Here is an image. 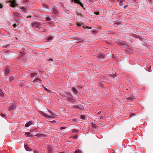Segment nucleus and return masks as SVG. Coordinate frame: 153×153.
I'll use <instances>...</instances> for the list:
<instances>
[{"label": "nucleus", "instance_id": "b1692460", "mask_svg": "<svg viewBox=\"0 0 153 153\" xmlns=\"http://www.w3.org/2000/svg\"><path fill=\"white\" fill-rule=\"evenodd\" d=\"M3 7L2 5L0 4V8H2Z\"/></svg>", "mask_w": 153, "mask_h": 153}, {"label": "nucleus", "instance_id": "bb28decb", "mask_svg": "<svg viewBox=\"0 0 153 153\" xmlns=\"http://www.w3.org/2000/svg\"><path fill=\"white\" fill-rule=\"evenodd\" d=\"M99 14V12H97L96 13V15H98Z\"/></svg>", "mask_w": 153, "mask_h": 153}, {"label": "nucleus", "instance_id": "4be33fe9", "mask_svg": "<svg viewBox=\"0 0 153 153\" xmlns=\"http://www.w3.org/2000/svg\"><path fill=\"white\" fill-rule=\"evenodd\" d=\"M73 120L75 122H76L77 121V120L76 119H73Z\"/></svg>", "mask_w": 153, "mask_h": 153}, {"label": "nucleus", "instance_id": "5701e85b", "mask_svg": "<svg viewBox=\"0 0 153 153\" xmlns=\"http://www.w3.org/2000/svg\"><path fill=\"white\" fill-rule=\"evenodd\" d=\"M1 115L2 117H4L5 116L4 114H2V113L1 114Z\"/></svg>", "mask_w": 153, "mask_h": 153}, {"label": "nucleus", "instance_id": "393cba45", "mask_svg": "<svg viewBox=\"0 0 153 153\" xmlns=\"http://www.w3.org/2000/svg\"><path fill=\"white\" fill-rule=\"evenodd\" d=\"M13 26H14V27H15L16 25V24H13Z\"/></svg>", "mask_w": 153, "mask_h": 153}, {"label": "nucleus", "instance_id": "f8f14e48", "mask_svg": "<svg viewBox=\"0 0 153 153\" xmlns=\"http://www.w3.org/2000/svg\"><path fill=\"white\" fill-rule=\"evenodd\" d=\"M82 151L80 149H78L74 153H81Z\"/></svg>", "mask_w": 153, "mask_h": 153}, {"label": "nucleus", "instance_id": "a211bd4d", "mask_svg": "<svg viewBox=\"0 0 153 153\" xmlns=\"http://www.w3.org/2000/svg\"><path fill=\"white\" fill-rule=\"evenodd\" d=\"M43 87L44 88V89L46 91H49V90H48V89L46 87Z\"/></svg>", "mask_w": 153, "mask_h": 153}, {"label": "nucleus", "instance_id": "dca6fc26", "mask_svg": "<svg viewBox=\"0 0 153 153\" xmlns=\"http://www.w3.org/2000/svg\"><path fill=\"white\" fill-rule=\"evenodd\" d=\"M0 95L1 97H3L4 95L1 89H0Z\"/></svg>", "mask_w": 153, "mask_h": 153}, {"label": "nucleus", "instance_id": "a878e982", "mask_svg": "<svg viewBox=\"0 0 153 153\" xmlns=\"http://www.w3.org/2000/svg\"><path fill=\"white\" fill-rule=\"evenodd\" d=\"M103 116H101L100 117V119H102L103 118Z\"/></svg>", "mask_w": 153, "mask_h": 153}, {"label": "nucleus", "instance_id": "9b49d317", "mask_svg": "<svg viewBox=\"0 0 153 153\" xmlns=\"http://www.w3.org/2000/svg\"><path fill=\"white\" fill-rule=\"evenodd\" d=\"M133 97H128L127 98V100L128 101H132L133 100Z\"/></svg>", "mask_w": 153, "mask_h": 153}, {"label": "nucleus", "instance_id": "20e7f679", "mask_svg": "<svg viewBox=\"0 0 153 153\" xmlns=\"http://www.w3.org/2000/svg\"><path fill=\"white\" fill-rule=\"evenodd\" d=\"M11 6L13 7H14L16 6V4L14 0H13L11 1Z\"/></svg>", "mask_w": 153, "mask_h": 153}, {"label": "nucleus", "instance_id": "f3484780", "mask_svg": "<svg viewBox=\"0 0 153 153\" xmlns=\"http://www.w3.org/2000/svg\"><path fill=\"white\" fill-rule=\"evenodd\" d=\"M71 138H73V139H76L77 138V137L76 135H75V136H74L72 137Z\"/></svg>", "mask_w": 153, "mask_h": 153}, {"label": "nucleus", "instance_id": "c85d7f7f", "mask_svg": "<svg viewBox=\"0 0 153 153\" xmlns=\"http://www.w3.org/2000/svg\"><path fill=\"white\" fill-rule=\"evenodd\" d=\"M101 111H100L99 112H98L97 113V114H100L101 113Z\"/></svg>", "mask_w": 153, "mask_h": 153}, {"label": "nucleus", "instance_id": "ddd939ff", "mask_svg": "<svg viewBox=\"0 0 153 153\" xmlns=\"http://www.w3.org/2000/svg\"><path fill=\"white\" fill-rule=\"evenodd\" d=\"M74 107L75 108H77V109H80V108H82V106L81 105H80V106H79L78 105H75L74 106Z\"/></svg>", "mask_w": 153, "mask_h": 153}, {"label": "nucleus", "instance_id": "6ab92c4d", "mask_svg": "<svg viewBox=\"0 0 153 153\" xmlns=\"http://www.w3.org/2000/svg\"><path fill=\"white\" fill-rule=\"evenodd\" d=\"M37 136L38 137H41L42 136V135L41 134H39Z\"/></svg>", "mask_w": 153, "mask_h": 153}, {"label": "nucleus", "instance_id": "9d476101", "mask_svg": "<svg viewBox=\"0 0 153 153\" xmlns=\"http://www.w3.org/2000/svg\"><path fill=\"white\" fill-rule=\"evenodd\" d=\"M25 134L27 135V136L28 137H32L33 136L32 134H31V133L30 132H26Z\"/></svg>", "mask_w": 153, "mask_h": 153}, {"label": "nucleus", "instance_id": "7c9ffc66", "mask_svg": "<svg viewBox=\"0 0 153 153\" xmlns=\"http://www.w3.org/2000/svg\"><path fill=\"white\" fill-rule=\"evenodd\" d=\"M65 153L64 152H59V153Z\"/></svg>", "mask_w": 153, "mask_h": 153}, {"label": "nucleus", "instance_id": "4468645a", "mask_svg": "<svg viewBox=\"0 0 153 153\" xmlns=\"http://www.w3.org/2000/svg\"><path fill=\"white\" fill-rule=\"evenodd\" d=\"M86 116L85 115L80 116V118L83 120L85 119Z\"/></svg>", "mask_w": 153, "mask_h": 153}, {"label": "nucleus", "instance_id": "2f4dec72", "mask_svg": "<svg viewBox=\"0 0 153 153\" xmlns=\"http://www.w3.org/2000/svg\"><path fill=\"white\" fill-rule=\"evenodd\" d=\"M126 7H127V6H125V7H124V8H125Z\"/></svg>", "mask_w": 153, "mask_h": 153}, {"label": "nucleus", "instance_id": "6e6552de", "mask_svg": "<svg viewBox=\"0 0 153 153\" xmlns=\"http://www.w3.org/2000/svg\"><path fill=\"white\" fill-rule=\"evenodd\" d=\"M72 90L73 92L75 93H77L78 92V91L75 88L73 87L72 88Z\"/></svg>", "mask_w": 153, "mask_h": 153}, {"label": "nucleus", "instance_id": "2eb2a0df", "mask_svg": "<svg viewBox=\"0 0 153 153\" xmlns=\"http://www.w3.org/2000/svg\"><path fill=\"white\" fill-rule=\"evenodd\" d=\"M79 132V130L76 129H74L72 130V132L74 133H76Z\"/></svg>", "mask_w": 153, "mask_h": 153}, {"label": "nucleus", "instance_id": "f03ea898", "mask_svg": "<svg viewBox=\"0 0 153 153\" xmlns=\"http://www.w3.org/2000/svg\"><path fill=\"white\" fill-rule=\"evenodd\" d=\"M16 105L15 104H13L12 105L10 106L8 109L9 111H11L12 110H14L16 108Z\"/></svg>", "mask_w": 153, "mask_h": 153}, {"label": "nucleus", "instance_id": "cd10ccee", "mask_svg": "<svg viewBox=\"0 0 153 153\" xmlns=\"http://www.w3.org/2000/svg\"><path fill=\"white\" fill-rule=\"evenodd\" d=\"M52 123H53L54 122H55V120H53V121H52Z\"/></svg>", "mask_w": 153, "mask_h": 153}, {"label": "nucleus", "instance_id": "423d86ee", "mask_svg": "<svg viewBox=\"0 0 153 153\" xmlns=\"http://www.w3.org/2000/svg\"><path fill=\"white\" fill-rule=\"evenodd\" d=\"M91 126L92 127L95 129L97 128L98 127V126L96 125V124L95 123H91Z\"/></svg>", "mask_w": 153, "mask_h": 153}, {"label": "nucleus", "instance_id": "f257e3e1", "mask_svg": "<svg viewBox=\"0 0 153 153\" xmlns=\"http://www.w3.org/2000/svg\"><path fill=\"white\" fill-rule=\"evenodd\" d=\"M48 111L51 113V115H48L46 113L43 112L42 113V115L44 116L47 118L53 117L54 116H55V114L52 113L51 111L48 110Z\"/></svg>", "mask_w": 153, "mask_h": 153}, {"label": "nucleus", "instance_id": "7ed1b4c3", "mask_svg": "<svg viewBox=\"0 0 153 153\" xmlns=\"http://www.w3.org/2000/svg\"><path fill=\"white\" fill-rule=\"evenodd\" d=\"M74 1L75 3H78L79 4V5L82 7H83V4L81 2H80V0H72Z\"/></svg>", "mask_w": 153, "mask_h": 153}, {"label": "nucleus", "instance_id": "c756f323", "mask_svg": "<svg viewBox=\"0 0 153 153\" xmlns=\"http://www.w3.org/2000/svg\"><path fill=\"white\" fill-rule=\"evenodd\" d=\"M23 85H23V84H21V85H21V86Z\"/></svg>", "mask_w": 153, "mask_h": 153}, {"label": "nucleus", "instance_id": "1a4fd4ad", "mask_svg": "<svg viewBox=\"0 0 153 153\" xmlns=\"http://www.w3.org/2000/svg\"><path fill=\"white\" fill-rule=\"evenodd\" d=\"M32 123V122H29L26 123L25 125V126L26 127H29L30 125Z\"/></svg>", "mask_w": 153, "mask_h": 153}, {"label": "nucleus", "instance_id": "412c9836", "mask_svg": "<svg viewBox=\"0 0 153 153\" xmlns=\"http://www.w3.org/2000/svg\"><path fill=\"white\" fill-rule=\"evenodd\" d=\"M66 128V127L65 126L61 127L60 129H64Z\"/></svg>", "mask_w": 153, "mask_h": 153}, {"label": "nucleus", "instance_id": "0eeeda50", "mask_svg": "<svg viewBox=\"0 0 153 153\" xmlns=\"http://www.w3.org/2000/svg\"><path fill=\"white\" fill-rule=\"evenodd\" d=\"M48 150L49 153H51L52 151V149L50 146H49L48 147Z\"/></svg>", "mask_w": 153, "mask_h": 153}, {"label": "nucleus", "instance_id": "473e14b6", "mask_svg": "<svg viewBox=\"0 0 153 153\" xmlns=\"http://www.w3.org/2000/svg\"><path fill=\"white\" fill-rule=\"evenodd\" d=\"M126 90H128V89H127V88H126Z\"/></svg>", "mask_w": 153, "mask_h": 153}, {"label": "nucleus", "instance_id": "39448f33", "mask_svg": "<svg viewBox=\"0 0 153 153\" xmlns=\"http://www.w3.org/2000/svg\"><path fill=\"white\" fill-rule=\"evenodd\" d=\"M25 148L26 150L27 151H30L31 150V149L27 145H25Z\"/></svg>", "mask_w": 153, "mask_h": 153}, {"label": "nucleus", "instance_id": "aec40b11", "mask_svg": "<svg viewBox=\"0 0 153 153\" xmlns=\"http://www.w3.org/2000/svg\"><path fill=\"white\" fill-rule=\"evenodd\" d=\"M46 20H47V21H49V20H50V19L49 17H47L46 18Z\"/></svg>", "mask_w": 153, "mask_h": 153}]
</instances>
